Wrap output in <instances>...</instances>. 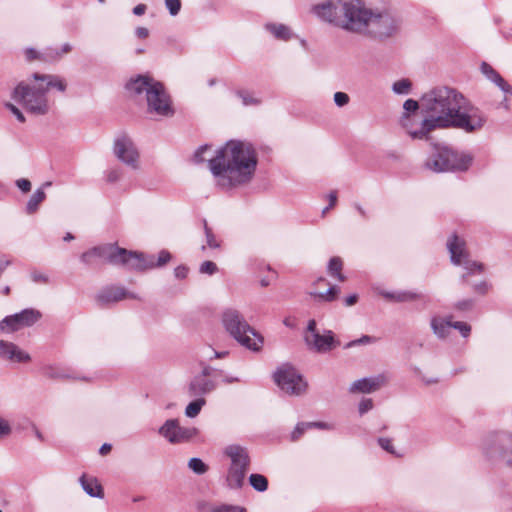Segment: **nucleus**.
I'll list each match as a JSON object with an SVG mask.
<instances>
[{
    "label": "nucleus",
    "instance_id": "f257e3e1",
    "mask_svg": "<svg viewBox=\"0 0 512 512\" xmlns=\"http://www.w3.org/2000/svg\"><path fill=\"white\" fill-rule=\"evenodd\" d=\"M425 117L419 127L408 116L403 118V127L413 139H428L436 129L455 128L466 133L480 131L486 124L485 113L474 106L458 90L439 86L426 92L421 98Z\"/></svg>",
    "mask_w": 512,
    "mask_h": 512
},
{
    "label": "nucleus",
    "instance_id": "f03ea898",
    "mask_svg": "<svg viewBox=\"0 0 512 512\" xmlns=\"http://www.w3.org/2000/svg\"><path fill=\"white\" fill-rule=\"evenodd\" d=\"M312 12L341 30L374 39L391 37L399 28L389 12L369 7L364 0H326L314 5Z\"/></svg>",
    "mask_w": 512,
    "mask_h": 512
},
{
    "label": "nucleus",
    "instance_id": "7ed1b4c3",
    "mask_svg": "<svg viewBox=\"0 0 512 512\" xmlns=\"http://www.w3.org/2000/svg\"><path fill=\"white\" fill-rule=\"evenodd\" d=\"M258 164L256 149L251 143L230 140L216 150L209 159V169L216 183L223 189H230L249 183Z\"/></svg>",
    "mask_w": 512,
    "mask_h": 512
},
{
    "label": "nucleus",
    "instance_id": "20e7f679",
    "mask_svg": "<svg viewBox=\"0 0 512 512\" xmlns=\"http://www.w3.org/2000/svg\"><path fill=\"white\" fill-rule=\"evenodd\" d=\"M126 89L133 96L145 94L148 111L162 117L174 114L171 100L163 84L148 75H139L132 78Z\"/></svg>",
    "mask_w": 512,
    "mask_h": 512
},
{
    "label": "nucleus",
    "instance_id": "39448f33",
    "mask_svg": "<svg viewBox=\"0 0 512 512\" xmlns=\"http://www.w3.org/2000/svg\"><path fill=\"white\" fill-rule=\"evenodd\" d=\"M81 261L88 266H95L99 262L112 265H122L128 267H141L139 256L131 254L130 251L118 247L116 244H103L95 246L84 252Z\"/></svg>",
    "mask_w": 512,
    "mask_h": 512
},
{
    "label": "nucleus",
    "instance_id": "423d86ee",
    "mask_svg": "<svg viewBox=\"0 0 512 512\" xmlns=\"http://www.w3.org/2000/svg\"><path fill=\"white\" fill-rule=\"evenodd\" d=\"M222 323L226 331L242 346L259 351L263 346V337L257 333L235 309H226L222 314Z\"/></svg>",
    "mask_w": 512,
    "mask_h": 512
},
{
    "label": "nucleus",
    "instance_id": "0eeeda50",
    "mask_svg": "<svg viewBox=\"0 0 512 512\" xmlns=\"http://www.w3.org/2000/svg\"><path fill=\"white\" fill-rule=\"evenodd\" d=\"M12 99L35 115H44L49 110L46 90L43 84L37 82H20L13 90Z\"/></svg>",
    "mask_w": 512,
    "mask_h": 512
},
{
    "label": "nucleus",
    "instance_id": "6e6552de",
    "mask_svg": "<svg viewBox=\"0 0 512 512\" xmlns=\"http://www.w3.org/2000/svg\"><path fill=\"white\" fill-rule=\"evenodd\" d=\"M472 160L470 154L457 152L447 146H435V152L427 159L425 167L436 173L464 171L470 167Z\"/></svg>",
    "mask_w": 512,
    "mask_h": 512
},
{
    "label": "nucleus",
    "instance_id": "1a4fd4ad",
    "mask_svg": "<svg viewBox=\"0 0 512 512\" xmlns=\"http://www.w3.org/2000/svg\"><path fill=\"white\" fill-rule=\"evenodd\" d=\"M224 455L230 459L226 481L231 489H240L245 482V477L250 466V456L247 448L231 444L225 447Z\"/></svg>",
    "mask_w": 512,
    "mask_h": 512
},
{
    "label": "nucleus",
    "instance_id": "9d476101",
    "mask_svg": "<svg viewBox=\"0 0 512 512\" xmlns=\"http://www.w3.org/2000/svg\"><path fill=\"white\" fill-rule=\"evenodd\" d=\"M447 248L451 262L454 265H462L466 270V273L462 276L463 279H466L470 274H481L483 272V265L469 258L464 239L453 234L447 241Z\"/></svg>",
    "mask_w": 512,
    "mask_h": 512
},
{
    "label": "nucleus",
    "instance_id": "9b49d317",
    "mask_svg": "<svg viewBox=\"0 0 512 512\" xmlns=\"http://www.w3.org/2000/svg\"><path fill=\"white\" fill-rule=\"evenodd\" d=\"M273 378L281 391L291 396H299L307 389V383L302 375L290 365L279 367Z\"/></svg>",
    "mask_w": 512,
    "mask_h": 512
},
{
    "label": "nucleus",
    "instance_id": "f8f14e48",
    "mask_svg": "<svg viewBox=\"0 0 512 512\" xmlns=\"http://www.w3.org/2000/svg\"><path fill=\"white\" fill-rule=\"evenodd\" d=\"M113 153L125 166L133 170L140 168V153L130 137L126 135L116 137L113 143Z\"/></svg>",
    "mask_w": 512,
    "mask_h": 512
},
{
    "label": "nucleus",
    "instance_id": "ddd939ff",
    "mask_svg": "<svg viewBox=\"0 0 512 512\" xmlns=\"http://www.w3.org/2000/svg\"><path fill=\"white\" fill-rule=\"evenodd\" d=\"M158 433L171 444H181L192 440L198 434V429L181 426L177 419H168L159 428Z\"/></svg>",
    "mask_w": 512,
    "mask_h": 512
},
{
    "label": "nucleus",
    "instance_id": "4468645a",
    "mask_svg": "<svg viewBox=\"0 0 512 512\" xmlns=\"http://www.w3.org/2000/svg\"><path fill=\"white\" fill-rule=\"evenodd\" d=\"M41 317L39 311L34 309H24L20 313L5 317L0 322V330L4 332H14L23 327L33 325Z\"/></svg>",
    "mask_w": 512,
    "mask_h": 512
},
{
    "label": "nucleus",
    "instance_id": "2eb2a0df",
    "mask_svg": "<svg viewBox=\"0 0 512 512\" xmlns=\"http://www.w3.org/2000/svg\"><path fill=\"white\" fill-rule=\"evenodd\" d=\"M304 339L308 348L318 353L330 352L340 345V342L335 339L334 333L331 330H326L323 334L318 332L312 335H305Z\"/></svg>",
    "mask_w": 512,
    "mask_h": 512
},
{
    "label": "nucleus",
    "instance_id": "dca6fc26",
    "mask_svg": "<svg viewBox=\"0 0 512 512\" xmlns=\"http://www.w3.org/2000/svg\"><path fill=\"white\" fill-rule=\"evenodd\" d=\"M388 381V378L385 374H379L372 377L361 378L354 381L350 387L349 392L351 393H372L382 386H384Z\"/></svg>",
    "mask_w": 512,
    "mask_h": 512
},
{
    "label": "nucleus",
    "instance_id": "f3484780",
    "mask_svg": "<svg viewBox=\"0 0 512 512\" xmlns=\"http://www.w3.org/2000/svg\"><path fill=\"white\" fill-rule=\"evenodd\" d=\"M209 368L204 369L199 375H196L190 382L188 392L190 396L201 397L215 389V383L208 378Z\"/></svg>",
    "mask_w": 512,
    "mask_h": 512
},
{
    "label": "nucleus",
    "instance_id": "a211bd4d",
    "mask_svg": "<svg viewBox=\"0 0 512 512\" xmlns=\"http://www.w3.org/2000/svg\"><path fill=\"white\" fill-rule=\"evenodd\" d=\"M0 358L14 363H26L31 359L30 355L16 344L4 340H0Z\"/></svg>",
    "mask_w": 512,
    "mask_h": 512
},
{
    "label": "nucleus",
    "instance_id": "6ab92c4d",
    "mask_svg": "<svg viewBox=\"0 0 512 512\" xmlns=\"http://www.w3.org/2000/svg\"><path fill=\"white\" fill-rule=\"evenodd\" d=\"M130 253L139 256L141 260L140 264H142L141 267H128V269L132 270H146L161 267L171 260V254L167 250L160 251L157 261H155L154 255H145L135 251H130Z\"/></svg>",
    "mask_w": 512,
    "mask_h": 512
},
{
    "label": "nucleus",
    "instance_id": "aec40b11",
    "mask_svg": "<svg viewBox=\"0 0 512 512\" xmlns=\"http://www.w3.org/2000/svg\"><path fill=\"white\" fill-rule=\"evenodd\" d=\"M126 298H136V296L133 293L126 291L123 287L118 286L106 288L97 296V300L101 304L118 302Z\"/></svg>",
    "mask_w": 512,
    "mask_h": 512
},
{
    "label": "nucleus",
    "instance_id": "412c9836",
    "mask_svg": "<svg viewBox=\"0 0 512 512\" xmlns=\"http://www.w3.org/2000/svg\"><path fill=\"white\" fill-rule=\"evenodd\" d=\"M481 72L493 83H495L503 92L512 95V87L495 71L492 66L483 62Z\"/></svg>",
    "mask_w": 512,
    "mask_h": 512
},
{
    "label": "nucleus",
    "instance_id": "4be33fe9",
    "mask_svg": "<svg viewBox=\"0 0 512 512\" xmlns=\"http://www.w3.org/2000/svg\"><path fill=\"white\" fill-rule=\"evenodd\" d=\"M33 78L35 81H41L44 86L46 92L49 88L56 89L60 92H64L66 90L67 84L66 81L57 75H39L33 74Z\"/></svg>",
    "mask_w": 512,
    "mask_h": 512
},
{
    "label": "nucleus",
    "instance_id": "5701e85b",
    "mask_svg": "<svg viewBox=\"0 0 512 512\" xmlns=\"http://www.w3.org/2000/svg\"><path fill=\"white\" fill-rule=\"evenodd\" d=\"M79 482L83 490L89 496L100 499L104 497L103 488L95 477H88L87 475L83 474L80 477Z\"/></svg>",
    "mask_w": 512,
    "mask_h": 512
},
{
    "label": "nucleus",
    "instance_id": "b1692460",
    "mask_svg": "<svg viewBox=\"0 0 512 512\" xmlns=\"http://www.w3.org/2000/svg\"><path fill=\"white\" fill-rule=\"evenodd\" d=\"M431 329L439 339L446 338L452 328V322L440 316H433L430 320Z\"/></svg>",
    "mask_w": 512,
    "mask_h": 512
},
{
    "label": "nucleus",
    "instance_id": "393cba45",
    "mask_svg": "<svg viewBox=\"0 0 512 512\" xmlns=\"http://www.w3.org/2000/svg\"><path fill=\"white\" fill-rule=\"evenodd\" d=\"M265 29L278 40L288 41L293 37L291 29L285 24L267 23Z\"/></svg>",
    "mask_w": 512,
    "mask_h": 512
},
{
    "label": "nucleus",
    "instance_id": "a878e982",
    "mask_svg": "<svg viewBox=\"0 0 512 512\" xmlns=\"http://www.w3.org/2000/svg\"><path fill=\"white\" fill-rule=\"evenodd\" d=\"M51 185V182H45L41 188L37 189L26 205V212L28 214H33L38 210L39 205L45 200L46 194L44 192V188Z\"/></svg>",
    "mask_w": 512,
    "mask_h": 512
},
{
    "label": "nucleus",
    "instance_id": "bb28decb",
    "mask_svg": "<svg viewBox=\"0 0 512 512\" xmlns=\"http://www.w3.org/2000/svg\"><path fill=\"white\" fill-rule=\"evenodd\" d=\"M42 374L50 379H64L69 378L70 375L61 366L58 365H45L42 367Z\"/></svg>",
    "mask_w": 512,
    "mask_h": 512
},
{
    "label": "nucleus",
    "instance_id": "cd10ccee",
    "mask_svg": "<svg viewBox=\"0 0 512 512\" xmlns=\"http://www.w3.org/2000/svg\"><path fill=\"white\" fill-rule=\"evenodd\" d=\"M216 151H213L212 146L210 145H202L200 146L193 155V161L196 164L203 163L205 161L209 162L210 158L215 157Z\"/></svg>",
    "mask_w": 512,
    "mask_h": 512
},
{
    "label": "nucleus",
    "instance_id": "c85d7f7f",
    "mask_svg": "<svg viewBox=\"0 0 512 512\" xmlns=\"http://www.w3.org/2000/svg\"><path fill=\"white\" fill-rule=\"evenodd\" d=\"M343 263L341 258L333 257L328 263V273L330 276L336 278L340 282L345 281V276L342 274Z\"/></svg>",
    "mask_w": 512,
    "mask_h": 512
},
{
    "label": "nucleus",
    "instance_id": "c756f323",
    "mask_svg": "<svg viewBox=\"0 0 512 512\" xmlns=\"http://www.w3.org/2000/svg\"><path fill=\"white\" fill-rule=\"evenodd\" d=\"M403 108L405 112L401 118V124L403 125V118L408 116L410 119H412V122L415 123L417 127H419L418 124L422 119H418L417 115H410L411 112L414 113L419 109V103L416 100L407 99L403 104Z\"/></svg>",
    "mask_w": 512,
    "mask_h": 512
},
{
    "label": "nucleus",
    "instance_id": "7c9ffc66",
    "mask_svg": "<svg viewBox=\"0 0 512 512\" xmlns=\"http://www.w3.org/2000/svg\"><path fill=\"white\" fill-rule=\"evenodd\" d=\"M340 290L336 286H329L326 291H319L314 290L311 292V295L317 297L321 301L331 302L334 299H336L337 295L339 294Z\"/></svg>",
    "mask_w": 512,
    "mask_h": 512
},
{
    "label": "nucleus",
    "instance_id": "2f4dec72",
    "mask_svg": "<svg viewBox=\"0 0 512 512\" xmlns=\"http://www.w3.org/2000/svg\"><path fill=\"white\" fill-rule=\"evenodd\" d=\"M206 404V401L202 397H198L196 400L190 402L185 408V415L188 418H195Z\"/></svg>",
    "mask_w": 512,
    "mask_h": 512
},
{
    "label": "nucleus",
    "instance_id": "473e14b6",
    "mask_svg": "<svg viewBox=\"0 0 512 512\" xmlns=\"http://www.w3.org/2000/svg\"><path fill=\"white\" fill-rule=\"evenodd\" d=\"M249 483L258 492H264L268 488V480L261 474H251L249 476Z\"/></svg>",
    "mask_w": 512,
    "mask_h": 512
},
{
    "label": "nucleus",
    "instance_id": "72a5a7b5",
    "mask_svg": "<svg viewBox=\"0 0 512 512\" xmlns=\"http://www.w3.org/2000/svg\"><path fill=\"white\" fill-rule=\"evenodd\" d=\"M387 298L394 299L398 302H405V301H411L420 298V295L411 291H402L398 292L396 294H385Z\"/></svg>",
    "mask_w": 512,
    "mask_h": 512
},
{
    "label": "nucleus",
    "instance_id": "f704fd0d",
    "mask_svg": "<svg viewBox=\"0 0 512 512\" xmlns=\"http://www.w3.org/2000/svg\"><path fill=\"white\" fill-rule=\"evenodd\" d=\"M188 467L198 475H203L208 471V466L197 457H193L188 461Z\"/></svg>",
    "mask_w": 512,
    "mask_h": 512
},
{
    "label": "nucleus",
    "instance_id": "c9c22d12",
    "mask_svg": "<svg viewBox=\"0 0 512 512\" xmlns=\"http://www.w3.org/2000/svg\"><path fill=\"white\" fill-rule=\"evenodd\" d=\"M203 226H204V232H205V236H206L207 247L212 248V249L219 248L220 242L216 239L211 228L208 227L206 220L203 221Z\"/></svg>",
    "mask_w": 512,
    "mask_h": 512
},
{
    "label": "nucleus",
    "instance_id": "e433bc0d",
    "mask_svg": "<svg viewBox=\"0 0 512 512\" xmlns=\"http://www.w3.org/2000/svg\"><path fill=\"white\" fill-rule=\"evenodd\" d=\"M499 450L503 457L512 453V436L504 435L499 439Z\"/></svg>",
    "mask_w": 512,
    "mask_h": 512
},
{
    "label": "nucleus",
    "instance_id": "4c0bfd02",
    "mask_svg": "<svg viewBox=\"0 0 512 512\" xmlns=\"http://www.w3.org/2000/svg\"><path fill=\"white\" fill-rule=\"evenodd\" d=\"M411 89V82L408 79H401L396 81L393 86L392 90L396 94H408Z\"/></svg>",
    "mask_w": 512,
    "mask_h": 512
},
{
    "label": "nucleus",
    "instance_id": "58836bf2",
    "mask_svg": "<svg viewBox=\"0 0 512 512\" xmlns=\"http://www.w3.org/2000/svg\"><path fill=\"white\" fill-rule=\"evenodd\" d=\"M72 50V46L69 43H64L60 50L55 48H49L46 52L48 57L60 58L63 54L69 53Z\"/></svg>",
    "mask_w": 512,
    "mask_h": 512
},
{
    "label": "nucleus",
    "instance_id": "ea45409f",
    "mask_svg": "<svg viewBox=\"0 0 512 512\" xmlns=\"http://www.w3.org/2000/svg\"><path fill=\"white\" fill-rule=\"evenodd\" d=\"M165 7L171 16H177L181 10V0H164Z\"/></svg>",
    "mask_w": 512,
    "mask_h": 512
},
{
    "label": "nucleus",
    "instance_id": "a19ab883",
    "mask_svg": "<svg viewBox=\"0 0 512 512\" xmlns=\"http://www.w3.org/2000/svg\"><path fill=\"white\" fill-rule=\"evenodd\" d=\"M378 444L386 452H388L392 455L400 456L399 454L396 453V450H395L392 440L390 438L380 437L378 439Z\"/></svg>",
    "mask_w": 512,
    "mask_h": 512
},
{
    "label": "nucleus",
    "instance_id": "79ce46f5",
    "mask_svg": "<svg viewBox=\"0 0 512 512\" xmlns=\"http://www.w3.org/2000/svg\"><path fill=\"white\" fill-rule=\"evenodd\" d=\"M123 176V172L119 168H113L110 170H107L105 173L106 181L108 183H116L119 181Z\"/></svg>",
    "mask_w": 512,
    "mask_h": 512
},
{
    "label": "nucleus",
    "instance_id": "37998d69",
    "mask_svg": "<svg viewBox=\"0 0 512 512\" xmlns=\"http://www.w3.org/2000/svg\"><path fill=\"white\" fill-rule=\"evenodd\" d=\"M237 95L242 99L244 105H257L260 100L257 99L253 94L246 91H239Z\"/></svg>",
    "mask_w": 512,
    "mask_h": 512
},
{
    "label": "nucleus",
    "instance_id": "c03bdc74",
    "mask_svg": "<svg viewBox=\"0 0 512 512\" xmlns=\"http://www.w3.org/2000/svg\"><path fill=\"white\" fill-rule=\"evenodd\" d=\"M200 273L212 275L217 271V266L212 261H204L199 268Z\"/></svg>",
    "mask_w": 512,
    "mask_h": 512
},
{
    "label": "nucleus",
    "instance_id": "a18cd8bd",
    "mask_svg": "<svg viewBox=\"0 0 512 512\" xmlns=\"http://www.w3.org/2000/svg\"><path fill=\"white\" fill-rule=\"evenodd\" d=\"M307 424L308 422H301L296 425L295 429L291 433L292 440H298L307 429H310L309 425Z\"/></svg>",
    "mask_w": 512,
    "mask_h": 512
},
{
    "label": "nucleus",
    "instance_id": "49530a36",
    "mask_svg": "<svg viewBox=\"0 0 512 512\" xmlns=\"http://www.w3.org/2000/svg\"><path fill=\"white\" fill-rule=\"evenodd\" d=\"M452 328L457 329L463 337H468L471 332V326L466 322H454L452 323Z\"/></svg>",
    "mask_w": 512,
    "mask_h": 512
},
{
    "label": "nucleus",
    "instance_id": "de8ad7c7",
    "mask_svg": "<svg viewBox=\"0 0 512 512\" xmlns=\"http://www.w3.org/2000/svg\"><path fill=\"white\" fill-rule=\"evenodd\" d=\"M334 102L338 107H343L348 104L349 96L344 92H336L334 94Z\"/></svg>",
    "mask_w": 512,
    "mask_h": 512
},
{
    "label": "nucleus",
    "instance_id": "09e8293b",
    "mask_svg": "<svg viewBox=\"0 0 512 512\" xmlns=\"http://www.w3.org/2000/svg\"><path fill=\"white\" fill-rule=\"evenodd\" d=\"M372 408H373V401H372V399H363L359 403V413L361 415H363L366 412L370 411Z\"/></svg>",
    "mask_w": 512,
    "mask_h": 512
},
{
    "label": "nucleus",
    "instance_id": "8fccbe9b",
    "mask_svg": "<svg viewBox=\"0 0 512 512\" xmlns=\"http://www.w3.org/2000/svg\"><path fill=\"white\" fill-rule=\"evenodd\" d=\"M6 107L11 111V113L16 117V119L19 122H21V123L25 122V117H24L23 113L19 110V108H17L15 105H13L11 103H7Z\"/></svg>",
    "mask_w": 512,
    "mask_h": 512
},
{
    "label": "nucleus",
    "instance_id": "3c124183",
    "mask_svg": "<svg viewBox=\"0 0 512 512\" xmlns=\"http://www.w3.org/2000/svg\"><path fill=\"white\" fill-rule=\"evenodd\" d=\"M11 433V426L9 422L3 418H0V438L8 436Z\"/></svg>",
    "mask_w": 512,
    "mask_h": 512
},
{
    "label": "nucleus",
    "instance_id": "603ef678",
    "mask_svg": "<svg viewBox=\"0 0 512 512\" xmlns=\"http://www.w3.org/2000/svg\"><path fill=\"white\" fill-rule=\"evenodd\" d=\"M214 511L215 512H246V510L242 507L228 506V505H223V506L214 508Z\"/></svg>",
    "mask_w": 512,
    "mask_h": 512
},
{
    "label": "nucleus",
    "instance_id": "864d4df0",
    "mask_svg": "<svg viewBox=\"0 0 512 512\" xmlns=\"http://www.w3.org/2000/svg\"><path fill=\"white\" fill-rule=\"evenodd\" d=\"M15 184L24 193H27L31 190V182L28 179H18L16 180Z\"/></svg>",
    "mask_w": 512,
    "mask_h": 512
},
{
    "label": "nucleus",
    "instance_id": "5fc2aeb1",
    "mask_svg": "<svg viewBox=\"0 0 512 512\" xmlns=\"http://www.w3.org/2000/svg\"><path fill=\"white\" fill-rule=\"evenodd\" d=\"M31 278L36 283H46L48 281V277L40 272H32Z\"/></svg>",
    "mask_w": 512,
    "mask_h": 512
},
{
    "label": "nucleus",
    "instance_id": "6e6d98bb",
    "mask_svg": "<svg viewBox=\"0 0 512 512\" xmlns=\"http://www.w3.org/2000/svg\"><path fill=\"white\" fill-rule=\"evenodd\" d=\"M188 269L185 266H178L174 269V275L176 278L183 279L187 276Z\"/></svg>",
    "mask_w": 512,
    "mask_h": 512
},
{
    "label": "nucleus",
    "instance_id": "4d7b16f0",
    "mask_svg": "<svg viewBox=\"0 0 512 512\" xmlns=\"http://www.w3.org/2000/svg\"><path fill=\"white\" fill-rule=\"evenodd\" d=\"M135 35L139 39H145L149 36V30L146 27H137L135 29Z\"/></svg>",
    "mask_w": 512,
    "mask_h": 512
},
{
    "label": "nucleus",
    "instance_id": "13d9d810",
    "mask_svg": "<svg viewBox=\"0 0 512 512\" xmlns=\"http://www.w3.org/2000/svg\"><path fill=\"white\" fill-rule=\"evenodd\" d=\"M316 327H317L316 321L314 319L309 320L305 335H312V334L318 333Z\"/></svg>",
    "mask_w": 512,
    "mask_h": 512
},
{
    "label": "nucleus",
    "instance_id": "bf43d9fd",
    "mask_svg": "<svg viewBox=\"0 0 512 512\" xmlns=\"http://www.w3.org/2000/svg\"><path fill=\"white\" fill-rule=\"evenodd\" d=\"M328 197H329V206L323 210V214H325L330 208H332L336 204V201H337V194L334 191L330 192Z\"/></svg>",
    "mask_w": 512,
    "mask_h": 512
},
{
    "label": "nucleus",
    "instance_id": "052dcab7",
    "mask_svg": "<svg viewBox=\"0 0 512 512\" xmlns=\"http://www.w3.org/2000/svg\"><path fill=\"white\" fill-rule=\"evenodd\" d=\"M147 6L145 4H138L133 8V14L136 16H142L145 14Z\"/></svg>",
    "mask_w": 512,
    "mask_h": 512
},
{
    "label": "nucleus",
    "instance_id": "680f3d73",
    "mask_svg": "<svg viewBox=\"0 0 512 512\" xmlns=\"http://www.w3.org/2000/svg\"><path fill=\"white\" fill-rule=\"evenodd\" d=\"M310 428L316 427L320 429H331V425L324 423V422H308Z\"/></svg>",
    "mask_w": 512,
    "mask_h": 512
},
{
    "label": "nucleus",
    "instance_id": "e2e57ef3",
    "mask_svg": "<svg viewBox=\"0 0 512 512\" xmlns=\"http://www.w3.org/2000/svg\"><path fill=\"white\" fill-rule=\"evenodd\" d=\"M472 305H473L472 300H465V301L458 302L457 308L460 310H468L472 307Z\"/></svg>",
    "mask_w": 512,
    "mask_h": 512
},
{
    "label": "nucleus",
    "instance_id": "0e129e2a",
    "mask_svg": "<svg viewBox=\"0 0 512 512\" xmlns=\"http://www.w3.org/2000/svg\"><path fill=\"white\" fill-rule=\"evenodd\" d=\"M370 341V337L369 336H363L361 337L360 339L358 340H354L352 342H350L347 347H351V346H354V345H357V344H364V343H368Z\"/></svg>",
    "mask_w": 512,
    "mask_h": 512
},
{
    "label": "nucleus",
    "instance_id": "69168bd1",
    "mask_svg": "<svg viewBox=\"0 0 512 512\" xmlns=\"http://www.w3.org/2000/svg\"><path fill=\"white\" fill-rule=\"evenodd\" d=\"M111 448H112V446H111L110 444H108V443H104V444L100 447V449H99V453H100L101 455H106V454H108V453L111 451Z\"/></svg>",
    "mask_w": 512,
    "mask_h": 512
},
{
    "label": "nucleus",
    "instance_id": "338daca9",
    "mask_svg": "<svg viewBox=\"0 0 512 512\" xmlns=\"http://www.w3.org/2000/svg\"><path fill=\"white\" fill-rule=\"evenodd\" d=\"M475 290L479 293H485L488 290V285L486 282H481L475 286Z\"/></svg>",
    "mask_w": 512,
    "mask_h": 512
},
{
    "label": "nucleus",
    "instance_id": "774afa93",
    "mask_svg": "<svg viewBox=\"0 0 512 512\" xmlns=\"http://www.w3.org/2000/svg\"><path fill=\"white\" fill-rule=\"evenodd\" d=\"M357 302V296L356 295H350L345 298V305L346 306H352Z\"/></svg>",
    "mask_w": 512,
    "mask_h": 512
}]
</instances>
